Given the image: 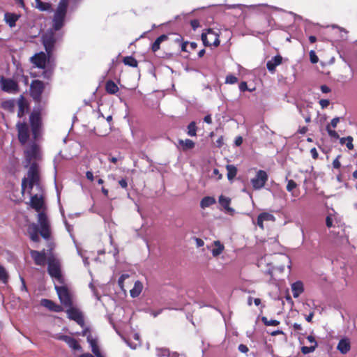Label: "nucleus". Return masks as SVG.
I'll list each match as a JSON object with an SVG mask.
<instances>
[{"label": "nucleus", "mask_w": 357, "mask_h": 357, "mask_svg": "<svg viewBox=\"0 0 357 357\" xmlns=\"http://www.w3.org/2000/svg\"><path fill=\"white\" fill-rule=\"evenodd\" d=\"M24 167L28 168L27 176L22 181V188L31 194L33 185L40 188V171L38 161L40 159V150L36 142L29 144L24 151Z\"/></svg>", "instance_id": "f257e3e1"}, {"label": "nucleus", "mask_w": 357, "mask_h": 357, "mask_svg": "<svg viewBox=\"0 0 357 357\" xmlns=\"http://www.w3.org/2000/svg\"><path fill=\"white\" fill-rule=\"evenodd\" d=\"M37 220L38 224L31 223L27 227V233L30 239L36 243L40 241L39 233L46 240L49 239L51 235L50 222L45 211L40 212L38 214Z\"/></svg>", "instance_id": "f03ea898"}, {"label": "nucleus", "mask_w": 357, "mask_h": 357, "mask_svg": "<svg viewBox=\"0 0 357 357\" xmlns=\"http://www.w3.org/2000/svg\"><path fill=\"white\" fill-rule=\"evenodd\" d=\"M22 191V193L27 192L31 197L30 204L31 206L35 209L38 213L42 211H45V203L43 197V185L40 182V188H37L36 185H33L31 190V194H29L27 190Z\"/></svg>", "instance_id": "7ed1b4c3"}, {"label": "nucleus", "mask_w": 357, "mask_h": 357, "mask_svg": "<svg viewBox=\"0 0 357 357\" xmlns=\"http://www.w3.org/2000/svg\"><path fill=\"white\" fill-rule=\"evenodd\" d=\"M68 7V0H60L57 8L54 11L53 17V30L59 31L64 25V21L67 13Z\"/></svg>", "instance_id": "20e7f679"}, {"label": "nucleus", "mask_w": 357, "mask_h": 357, "mask_svg": "<svg viewBox=\"0 0 357 357\" xmlns=\"http://www.w3.org/2000/svg\"><path fill=\"white\" fill-rule=\"evenodd\" d=\"M47 271L50 276L54 280H56L59 283H63L60 262L57 259L54 258V257L48 258Z\"/></svg>", "instance_id": "39448f33"}, {"label": "nucleus", "mask_w": 357, "mask_h": 357, "mask_svg": "<svg viewBox=\"0 0 357 357\" xmlns=\"http://www.w3.org/2000/svg\"><path fill=\"white\" fill-rule=\"evenodd\" d=\"M29 120L33 137L37 140L41 135L42 121L40 112L34 110L31 114Z\"/></svg>", "instance_id": "423d86ee"}, {"label": "nucleus", "mask_w": 357, "mask_h": 357, "mask_svg": "<svg viewBox=\"0 0 357 357\" xmlns=\"http://www.w3.org/2000/svg\"><path fill=\"white\" fill-rule=\"evenodd\" d=\"M55 289L58 294L60 302L65 307L70 306L73 305L72 295L66 286L54 285Z\"/></svg>", "instance_id": "0eeeda50"}, {"label": "nucleus", "mask_w": 357, "mask_h": 357, "mask_svg": "<svg viewBox=\"0 0 357 357\" xmlns=\"http://www.w3.org/2000/svg\"><path fill=\"white\" fill-rule=\"evenodd\" d=\"M201 38L205 46L213 45L218 47L220 45L219 34L211 29H207L206 33H202Z\"/></svg>", "instance_id": "6e6552de"}, {"label": "nucleus", "mask_w": 357, "mask_h": 357, "mask_svg": "<svg viewBox=\"0 0 357 357\" xmlns=\"http://www.w3.org/2000/svg\"><path fill=\"white\" fill-rule=\"evenodd\" d=\"M43 43L49 58L51 56L53 51L54 43L56 42L54 33L52 29L47 31L42 37Z\"/></svg>", "instance_id": "1a4fd4ad"}, {"label": "nucleus", "mask_w": 357, "mask_h": 357, "mask_svg": "<svg viewBox=\"0 0 357 357\" xmlns=\"http://www.w3.org/2000/svg\"><path fill=\"white\" fill-rule=\"evenodd\" d=\"M268 174L264 170H259L255 178L251 179V183L255 190L261 189L268 181Z\"/></svg>", "instance_id": "9d476101"}, {"label": "nucleus", "mask_w": 357, "mask_h": 357, "mask_svg": "<svg viewBox=\"0 0 357 357\" xmlns=\"http://www.w3.org/2000/svg\"><path fill=\"white\" fill-rule=\"evenodd\" d=\"M44 90V84L42 81L34 80L31 84L30 91L31 96L34 100L39 102L40 100L41 94Z\"/></svg>", "instance_id": "9b49d317"}, {"label": "nucleus", "mask_w": 357, "mask_h": 357, "mask_svg": "<svg viewBox=\"0 0 357 357\" xmlns=\"http://www.w3.org/2000/svg\"><path fill=\"white\" fill-rule=\"evenodd\" d=\"M67 307L66 313L68 318L75 321L79 325L82 326L84 321L82 312L79 309L73 307V305Z\"/></svg>", "instance_id": "f8f14e48"}, {"label": "nucleus", "mask_w": 357, "mask_h": 357, "mask_svg": "<svg viewBox=\"0 0 357 357\" xmlns=\"http://www.w3.org/2000/svg\"><path fill=\"white\" fill-rule=\"evenodd\" d=\"M18 139L22 144H25L29 138V128L26 123L19 121L17 125Z\"/></svg>", "instance_id": "ddd939ff"}, {"label": "nucleus", "mask_w": 357, "mask_h": 357, "mask_svg": "<svg viewBox=\"0 0 357 357\" xmlns=\"http://www.w3.org/2000/svg\"><path fill=\"white\" fill-rule=\"evenodd\" d=\"M1 89L5 92L15 93L18 91V85L13 79L4 78L1 79Z\"/></svg>", "instance_id": "4468645a"}, {"label": "nucleus", "mask_w": 357, "mask_h": 357, "mask_svg": "<svg viewBox=\"0 0 357 357\" xmlns=\"http://www.w3.org/2000/svg\"><path fill=\"white\" fill-rule=\"evenodd\" d=\"M30 255L36 265L44 266L45 264L47 256L44 250L43 251L31 250Z\"/></svg>", "instance_id": "2eb2a0df"}, {"label": "nucleus", "mask_w": 357, "mask_h": 357, "mask_svg": "<svg viewBox=\"0 0 357 357\" xmlns=\"http://www.w3.org/2000/svg\"><path fill=\"white\" fill-rule=\"evenodd\" d=\"M31 61L36 67L43 69L45 67L47 61V55L43 52L35 54L31 57Z\"/></svg>", "instance_id": "dca6fc26"}, {"label": "nucleus", "mask_w": 357, "mask_h": 357, "mask_svg": "<svg viewBox=\"0 0 357 357\" xmlns=\"http://www.w3.org/2000/svg\"><path fill=\"white\" fill-rule=\"evenodd\" d=\"M275 216L270 213H267V212H264V213H260L258 217H257V225L261 229H264V222H275Z\"/></svg>", "instance_id": "f3484780"}, {"label": "nucleus", "mask_w": 357, "mask_h": 357, "mask_svg": "<svg viewBox=\"0 0 357 357\" xmlns=\"http://www.w3.org/2000/svg\"><path fill=\"white\" fill-rule=\"evenodd\" d=\"M83 335H86V337H87V341L89 343L91 347V350H92V352L97 356V357H100V350H99V348L98 347V344H97V341L95 338H93L92 337V335H91V333L87 331H84L83 332Z\"/></svg>", "instance_id": "a211bd4d"}, {"label": "nucleus", "mask_w": 357, "mask_h": 357, "mask_svg": "<svg viewBox=\"0 0 357 357\" xmlns=\"http://www.w3.org/2000/svg\"><path fill=\"white\" fill-rule=\"evenodd\" d=\"M58 339L65 342L73 350L81 349V346L78 342L70 336L63 335H60Z\"/></svg>", "instance_id": "6ab92c4d"}, {"label": "nucleus", "mask_w": 357, "mask_h": 357, "mask_svg": "<svg viewBox=\"0 0 357 357\" xmlns=\"http://www.w3.org/2000/svg\"><path fill=\"white\" fill-rule=\"evenodd\" d=\"M282 62V57L280 55H276L271 60L268 61L266 67L271 73H274L277 66H280Z\"/></svg>", "instance_id": "aec40b11"}, {"label": "nucleus", "mask_w": 357, "mask_h": 357, "mask_svg": "<svg viewBox=\"0 0 357 357\" xmlns=\"http://www.w3.org/2000/svg\"><path fill=\"white\" fill-rule=\"evenodd\" d=\"M41 305L43 307L47 308L50 311L55 312H59L62 310L61 306L56 304L52 301L43 298L40 301Z\"/></svg>", "instance_id": "412c9836"}, {"label": "nucleus", "mask_w": 357, "mask_h": 357, "mask_svg": "<svg viewBox=\"0 0 357 357\" xmlns=\"http://www.w3.org/2000/svg\"><path fill=\"white\" fill-rule=\"evenodd\" d=\"M20 17V15L13 13L7 12L4 14V20L10 28L15 26L16 22L19 20Z\"/></svg>", "instance_id": "4be33fe9"}, {"label": "nucleus", "mask_w": 357, "mask_h": 357, "mask_svg": "<svg viewBox=\"0 0 357 357\" xmlns=\"http://www.w3.org/2000/svg\"><path fill=\"white\" fill-rule=\"evenodd\" d=\"M337 350L342 354L348 353L351 349V343L349 338H342L338 342Z\"/></svg>", "instance_id": "5701e85b"}, {"label": "nucleus", "mask_w": 357, "mask_h": 357, "mask_svg": "<svg viewBox=\"0 0 357 357\" xmlns=\"http://www.w3.org/2000/svg\"><path fill=\"white\" fill-rule=\"evenodd\" d=\"M220 204L225 209V211L233 215L234 213V209L230 207L231 199L229 197H225L223 195H220L218 199Z\"/></svg>", "instance_id": "b1692460"}, {"label": "nucleus", "mask_w": 357, "mask_h": 357, "mask_svg": "<svg viewBox=\"0 0 357 357\" xmlns=\"http://www.w3.org/2000/svg\"><path fill=\"white\" fill-rule=\"evenodd\" d=\"M293 296L298 298L303 291L304 286L301 281H296L291 284Z\"/></svg>", "instance_id": "393cba45"}, {"label": "nucleus", "mask_w": 357, "mask_h": 357, "mask_svg": "<svg viewBox=\"0 0 357 357\" xmlns=\"http://www.w3.org/2000/svg\"><path fill=\"white\" fill-rule=\"evenodd\" d=\"M143 289V284L139 281L137 280L135 282L134 287L132 289L130 290V294L132 298H137L138 297L140 294L142 293Z\"/></svg>", "instance_id": "a878e982"}, {"label": "nucleus", "mask_w": 357, "mask_h": 357, "mask_svg": "<svg viewBox=\"0 0 357 357\" xmlns=\"http://www.w3.org/2000/svg\"><path fill=\"white\" fill-rule=\"evenodd\" d=\"M214 248L211 250L213 257L219 256L224 250L225 246L220 241H215L213 243Z\"/></svg>", "instance_id": "bb28decb"}, {"label": "nucleus", "mask_w": 357, "mask_h": 357, "mask_svg": "<svg viewBox=\"0 0 357 357\" xmlns=\"http://www.w3.org/2000/svg\"><path fill=\"white\" fill-rule=\"evenodd\" d=\"M168 36L165 34H162L158 37L151 45V50L153 52H157L160 49V44L167 40Z\"/></svg>", "instance_id": "cd10ccee"}, {"label": "nucleus", "mask_w": 357, "mask_h": 357, "mask_svg": "<svg viewBox=\"0 0 357 357\" xmlns=\"http://www.w3.org/2000/svg\"><path fill=\"white\" fill-rule=\"evenodd\" d=\"M178 144L182 146V149L183 151L190 150L195 147V142L190 139H186L185 140L178 139Z\"/></svg>", "instance_id": "c85d7f7f"}, {"label": "nucleus", "mask_w": 357, "mask_h": 357, "mask_svg": "<svg viewBox=\"0 0 357 357\" xmlns=\"http://www.w3.org/2000/svg\"><path fill=\"white\" fill-rule=\"evenodd\" d=\"M35 7L40 11H49L52 9V5L50 3L44 2L40 0H35Z\"/></svg>", "instance_id": "c756f323"}, {"label": "nucleus", "mask_w": 357, "mask_h": 357, "mask_svg": "<svg viewBox=\"0 0 357 357\" xmlns=\"http://www.w3.org/2000/svg\"><path fill=\"white\" fill-rule=\"evenodd\" d=\"M105 90L109 94H115L119 91L118 86L112 80H108L105 84Z\"/></svg>", "instance_id": "7c9ffc66"}, {"label": "nucleus", "mask_w": 357, "mask_h": 357, "mask_svg": "<svg viewBox=\"0 0 357 357\" xmlns=\"http://www.w3.org/2000/svg\"><path fill=\"white\" fill-rule=\"evenodd\" d=\"M215 203V199L213 197H204L201 202H200V206L202 208H207L211 206V205L214 204Z\"/></svg>", "instance_id": "2f4dec72"}, {"label": "nucleus", "mask_w": 357, "mask_h": 357, "mask_svg": "<svg viewBox=\"0 0 357 357\" xmlns=\"http://www.w3.org/2000/svg\"><path fill=\"white\" fill-rule=\"evenodd\" d=\"M17 105H18L17 116H18V117L21 118L24 116V113L26 112L27 106L23 99L19 100L17 102Z\"/></svg>", "instance_id": "473e14b6"}, {"label": "nucleus", "mask_w": 357, "mask_h": 357, "mask_svg": "<svg viewBox=\"0 0 357 357\" xmlns=\"http://www.w3.org/2000/svg\"><path fill=\"white\" fill-rule=\"evenodd\" d=\"M226 169L227 170V178L229 181L233 180V178L236 176L237 168L234 165H227L226 166Z\"/></svg>", "instance_id": "72a5a7b5"}, {"label": "nucleus", "mask_w": 357, "mask_h": 357, "mask_svg": "<svg viewBox=\"0 0 357 357\" xmlns=\"http://www.w3.org/2000/svg\"><path fill=\"white\" fill-rule=\"evenodd\" d=\"M15 107V101L13 100H6L1 103V107L9 112H13Z\"/></svg>", "instance_id": "f704fd0d"}, {"label": "nucleus", "mask_w": 357, "mask_h": 357, "mask_svg": "<svg viewBox=\"0 0 357 357\" xmlns=\"http://www.w3.org/2000/svg\"><path fill=\"white\" fill-rule=\"evenodd\" d=\"M340 142L342 144H346V146L349 150H352L354 149V145H353V143H352L353 142V138L351 136H348L347 137H342L340 139Z\"/></svg>", "instance_id": "c9c22d12"}, {"label": "nucleus", "mask_w": 357, "mask_h": 357, "mask_svg": "<svg viewBox=\"0 0 357 357\" xmlns=\"http://www.w3.org/2000/svg\"><path fill=\"white\" fill-rule=\"evenodd\" d=\"M123 63L125 65H127V66H129L131 67H137V61L132 56L124 57Z\"/></svg>", "instance_id": "e433bc0d"}, {"label": "nucleus", "mask_w": 357, "mask_h": 357, "mask_svg": "<svg viewBox=\"0 0 357 357\" xmlns=\"http://www.w3.org/2000/svg\"><path fill=\"white\" fill-rule=\"evenodd\" d=\"M196 132H197L196 124L194 121H192L188 126V135L191 137H194V136H196V135H197Z\"/></svg>", "instance_id": "4c0bfd02"}, {"label": "nucleus", "mask_w": 357, "mask_h": 357, "mask_svg": "<svg viewBox=\"0 0 357 357\" xmlns=\"http://www.w3.org/2000/svg\"><path fill=\"white\" fill-rule=\"evenodd\" d=\"M317 347V344H312L310 347L303 346L301 347V351L304 354H310V353H312L315 350Z\"/></svg>", "instance_id": "58836bf2"}, {"label": "nucleus", "mask_w": 357, "mask_h": 357, "mask_svg": "<svg viewBox=\"0 0 357 357\" xmlns=\"http://www.w3.org/2000/svg\"><path fill=\"white\" fill-rule=\"evenodd\" d=\"M128 278H129L128 274H123L121 275V277L119 278V280H118V284H119V287L124 292L126 291V290L124 289V281L126 280V279H127Z\"/></svg>", "instance_id": "ea45409f"}, {"label": "nucleus", "mask_w": 357, "mask_h": 357, "mask_svg": "<svg viewBox=\"0 0 357 357\" xmlns=\"http://www.w3.org/2000/svg\"><path fill=\"white\" fill-rule=\"evenodd\" d=\"M261 320H262L263 323L266 326H276L280 324V322L278 320H275V319L268 320L267 319V317H263Z\"/></svg>", "instance_id": "a19ab883"}, {"label": "nucleus", "mask_w": 357, "mask_h": 357, "mask_svg": "<svg viewBox=\"0 0 357 357\" xmlns=\"http://www.w3.org/2000/svg\"><path fill=\"white\" fill-rule=\"evenodd\" d=\"M8 280V273L6 269L0 266V281L3 283H6Z\"/></svg>", "instance_id": "79ce46f5"}, {"label": "nucleus", "mask_w": 357, "mask_h": 357, "mask_svg": "<svg viewBox=\"0 0 357 357\" xmlns=\"http://www.w3.org/2000/svg\"><path fill=\"white\" fill-rule=\"evenodd\" d=\"M169 350L164 348H159L156 350V355L158 357H167Z\"/></svg>", "instance_id": "37998d69"}, {"label": "nucleus", "mask_w": 357, "mask_h": 357, "mask_svg": "<svg viewBox=\"0 0 357 357\" xmlns=\"http://www.w3.org/2000/svg\"><path fill=\"white\" fill-rule=\"evenodd\" d=\"M237 82H238V79L236 76H234L233 75H227L226 79H225L226 84H233L236 83Z\"/></svg>", "instance_id": "c03bdc74"}, {"label": "nucleus", "mask_w": 357, "mask_h": 357, "mask_svg": "<svg viewBox=\"0 0 357 357\" xmlns=\"http://www.w3.org/2000/svg\"><path fill=\"white\" fill-rule=\"evenodd\" d=\"M326 130L330 137L335 138V139L339 138V135L337 133V132L335 130H331L330 128V126H326Z\"/></svg>", "instance_id": "a18cd8bd"}, {"label": "nucleus", "mask_w": 357, "mask_h": 357, "mask_svg": "<svg viewBox=\"0 0 357 357\" xmlns=\"http://www.w3.org/2000/svg\"><path fill=\"white\" fill-rule=\"evenodd\" d=\"M297 186L296 183L293 180H289L287 185V190L289 192H291Z\"/></svg>", "instance_id": "49530a36"}, {"label": "nucleus", "mask_w": 357, "mask_h": 357, "mask_svg": "<svg viewBox=\"0 0 357 357\" xmlns=\"http://www.w3.org/2000/svg\"><path fill=\"white\" fill-rule=\"evenodd\" d=\"M341 158V155H338L335 159L333 161V167L334 169H340L341 167V163L340 162V158Z\"/></svg>", "instance_id": "de8ad7c7"}, {"label": "nucleus", "mask_w": 357, "mask_h": 357, "mask_svg": "<svg viewBox=\"0 0 357 357\" xmlns=\"http://www.w3.org/2000/svg\"><path fill=\"white\" fill-rule=\"evenodd\" d=\"M319 102L322 109L326 108L330 104L329 100L327 99H321Z\"/></svg>", "instance_id": "09e8293b"}, {"label": "nucleus", "mask_w": 357, "mask_h": 357, "mask_svg": "<svg viewBox=\"0 0 357 357\" xmlns=\"http://www.w3.org/2000/svg\"><path fill=\"white\" fill-rule=\"evenodd\" d=\"M310 61L312 63H316L318 61V57L316 56L314 51L310 52Z\"/></svg>", "instance_id": "8fccbe9b"}, {"label": "nucleus", "mask_w": 357, "mask_h": 357, "mask_svg": "<svg viewBox=\"0 0 357 357\" xmlns=\"http://www.w3.org/2000/svg\"><path fill=\"white\" fill-rule=\"evenodd\" d=\"M238 350L241 353L245 354L249 351V349L245 344H241L238 345Z\"/></svg>", "instance_id": "3c124183"}, {"label": "nucleus", "mask_w": 357, "mask_h": 357, "mask_svg": "<svg viewBox=\"0 0 357 357\" xmlns=\"http://www.w3.org/2000/svg\"><path fill=\"white\" fill-rule=\"evenodd\" d=\"M119 183L120 185V186L122 188H127L128 187V182H127V180L126 178H121L119 181Z\"/></svg>", "instance_id": "603ef678"}, {"label": "nucleus", "mask_w": 357, "mask_h": 357, "mask_svg": "<svg viewBox=\"0 0 357 357\" xmlns=\"http://www.w3.org/2000/svg\"><path fill=\"white\" fill-rule=\"evenodd\" d=\"M339 121H340V119L338 117L333 118L331 120V125H329L330 127L332 126L333 128H336Z\"/></svg>", "instance_id": "864d4df0"}, {"label": "nucleus", "mask_w": 357, "mask_h": 357, "mask_svg": "<svg viewBox=\"0 0 357 357\" xmlns=\"http://www.w3.org/2000/svg\"><path fill=\"white\" fill-rule=\"evenodd\" d=\"M326 226L328 228H331V227H332L333 226V218L331 216H327L326 217Z\"/></svg>", "instance_id": "5fc2aeb1"}, {"label": "nucleus", "mask_w": 357, "mask_h": 357, "mask_svg": "<svg viewBox=\"0 0 357 357\" xmlns=\"http://www.w3.org/2000/svg\"><path fill=\"white\" fill-rule=\"evenodd\" d=\"M239 89L241 91H245L246 90H248L247 83L245 82H241V84H239Z\"/></svg>", "instance_id": "6e6d98bb"}, {"label": "nucleus", "mask_w": 357, "mask_h": 357, "mask_svg": "<svg viewBox=\"0 0 357 357\" xmlns=\"http://www.w3.org/2000/svg\"><path fill=\"white\" fill-rule=\"evenodd\" d=\"M321 91L322 93H328L329 92H331V89L326 86V85H321Z\"/></svg>", "instance_id": "4d7b16f0"}, {"label": "nucleus", "mask_w": 357, "mask_h": 357, "mask_svg": "<svg viewBox=\"0 0 357 357\" xmlns=\"http://www.w3.org/2000/svg\"><path fill=\"white\" fill-rule=\"evenodd\" d=\"M192 29L195 30L199 26V22L197 20H193L190 22Z\"/></svg>", "instance_id": "13d9d810"}, {"label": "nucleus", "mask_w": 357, "mask_h": 357, "mask_svg": "<svg viewBox=\"0 0 357 357\" xmlns=\"http://www.w3.org/2000/svg\"><path fill=\"white\" fill-rule=\"evenodd\" d=\"M196 245L198 248L202 247L204 245V242L202 239L199 238H195Z\"/></svg>", "instance_id": "bf43d9fd"}, {"label": "nucleus", "mask_w": 357, "mask_h": 357, "mask_svg": "<svg viewBox=\"0 0 357 357\" xmlns=\"http://www.w3.org/2000/svg\"><path fill=\"white\" fill-rule=\"evenodd\" d=\"M213 175L217 176V180H220L222 178V174H220L219 170L218 169H214L213 171Z\"/></svg>", "instance_id": "052dcab7"}, {"label": "nucleus", "mask_w": 357, "mask_h": 357, "mask_svg": "<svg viewBox=\"0 0 357 357\" xmlns=\"http://www.w3.org/2000/svg\"><path fill=\"white\" fill-rule=\"evenodd\" d=\"M258 6H263V7H265L268 9H272V10H282V9L279 8H277V7H275V6H268L266 4H261V5H259Z\"/></svg>", "instance_id": "680f3d73"}, {"label": "nucleus", "mask_w": 357, "mask_h": 357, "mask_svg": "<svg viewBox=\"0 0 357 357\" xmlns=\"http://www.w3.org/2000/svg\"><path fill=\"white\" fill-rule=\"evenodd\" d=\"M86 177L87 178V179H89L91 181H93L94 177H93V172L91 171H87L86 173Z\"/></svg>", "instance_id": "e2e57ef3"}, {"label": "nucleus", "mask_w": 357, "mask_h": 357, "mask_svg": "<svg viewBox=\"0 0 357 357\" xmlns=\"http://www.w3.org/2000/svg\"><path fill=\"white\" fill-rule=\"evenodd\" d=\"M204 122L208 124H211L212 123L211 116L210 115H206L204 119Z\"/></svg>", "instance_id": "0e129e2a"}, {"label": "nucleus", "mask_w": 357, "mask_h": 357, "mask_svg": "<svg viewBox=\"0 0 357 357\" xmlns=\"http://www.w3.org/2000/svg\"><path fill=\"white\" fill-rule=\"evenodd\" d=\"M307 339L309 341V342H310L311 344H317L314 337L312 335L307 336Z\"/></svg>", "instance_id": "69168bd1"}, {"label": "nucleus", "mask_w": 357, "mask_h": 357, "mask_svg": "<svg viewBox=\"0 0 357 357\" xmlns=\"http://www.w3.org/2000/svg\"><path fill=\"white\" fill-rule=\"evenodd\" d=\"M162 310H159L158 311H151V314L153 317H156L158 315H159L161 312H162Z\"/></svg>", "instance_id": "338daca9"}, {"label": "nucleus", "mask_w": 357, "mask_h": 357, "mask_svg": "<svg viewBox=\"0 0 357 357\" xmlns=\"http://www.w3.org/2000/svg\"><path fill=\"white\" fill-rule=\"evenodd\" d=\"M167 357H178V354L176 352L170 353L169 351V354L167 355Z\"/></svg>", "instance_id": "774afa93"}]
</instances>
